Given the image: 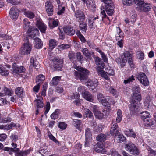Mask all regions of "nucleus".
<instances>
[{
  "mask_svg": "<svg viewBox=\"0 0 156 156\" xmlns=\"http://www.w3.org/2000/svg\"><path fill=\"white\" fill-rule=\"evenodd\" d=\"M81 51L86 57L88 58L90 56V53L87 48H81Z\"/></svg>",
  "mask_w": 156,
  "mask_h": 156,
  "instance_id": "nucleus-29",
  "label": "nucleus"
},
{
  "mask_svg": "<svg viewBox=\"0 0 156 156\" xmlns=\"http://www.w3.org/2000/svg\"><path fill=\"white\" fill-rule=\"evenodd\" d=\"M95 62L97 65L96 69L99 72L101 70L105 68V64L101 60V59L98 57H96L95 58Z\"/></svg>",
  "mask_w": 156,
  "mask_h": 156,
  "instance_id": "nucleus-10",
  "label": "nucleus"
},
{
  "mask_svg": "<svg viewBox=\"0 0 156 156\" xmlns=\"http://www.w3.org/2000/svg\"><path fill=\"white\" fill-rule=\"evenodd\" d=\"M87 6L91 10L94 11L96 5L93 0H87L86 2Z\"/></svg>",
  "mask_w": 156,
  "mask_h": 156,
  "instance_id": "nucleus-20",
  "label": "nucleus"
},
{
  "mask_svg": "<svg viewBox=\"0 0 156 156\" xmlns=\"http://www.w3.org/2000/svg\"><path fill=\"white\" fill-rule=\"evenodd\" d=\"M3 150L9 152V154H12V152H18L19 151V148H16L14 149L12 148H10L9 147H5L4 148Z\"/></svg>",
  "mask_w": 156,
  "mask_h": 156,
  "instance_id": "nucleus-36",
  "label": "nucleus"
},
{
  "mask_svg": "<svg viewBox=\"0 0 156 156\" xmlns=\"http://www.w3.org/2000/svg\"><path fill=\"white\" fill-rule=\"evenodd\" d=\"M132 91L133 95L140 93V89L139 85L134 86L132 88Z\"/></svg>",
  "mask_w": 156,
  "mask_h": 156,
  "instance_id": "nucleus-37",
  "label": "nucleus"
},
{
  "mask_svg": "<svg viewBox=\"0 0 156 156\" xmlns=\"http://www.w3.org/2000/svg\"><path fill=\"white\" fill-rule=\"evenodd\" d=\"M74 67L76 70L73 72L75 79L81 81H87L90 90L94 92H95L96 90V87L98 85L97 80L96 79L93 81L88 79V76L89 75L90 72L86 68L77 66Z\"/></svg>",
  "mask_w": 156,
  "mask_h": 156,
  "instance_id": "nucleus-1",
  "label": "nucleus"
},
{
  "mask_svg": "<svg viewBox=\"0 0 156 156\" xmlns=\"http://www.w3.org/2000/svg\"><path fill=\"white\" fill-rule=\"evenodd\" d=\"M12 68L14 72L17 74L23 73L25 70V68L23 66L19 67L16 63L13 65Z\"/></svg>",
  "mask_w": 156,
  "mask_h": 156,
  "instance_id": "nucleus-17",
  "label": "nucleus"
},
{
  "mask_svg": "<svg viewBox=\"0 0 156 156\" xmlns=\"http://www.w3.org/2000/svg\"><path fill=\"white\" fill-rule=\"evenodd\" d=\"M151 8V6L150 4L145 2L140 7H136L137 10L141 12H149Z\"/></svg>",
  "mask_w": 156,
  "mask_h": 156,
  "instance_id": "nucleus-9",
  "label": "nucleus"
},
{
  "mask_svg": "<svg viewBox=\"0 0 156 156\" xmlns=\"http://www.w3.org/2000/svg\"><path fill=\"white\" fill-rule=\"evenodd\" d=\"M54 61V65L53 67H54L55 70H61L62 69L61 65L58 63L60 59L58 58H55Z\"/></svg>",
  "mask_w": 156,
  "mask_h": 156,
  "instance_id": "nucleus-24",
  "label": "nucleus"
},
{
  "mask_svg": "<svg viewBox=\"0 0 156 156\" xmlns=\"http://www.w3.org/2000/svg\"><path fill=\"white\" fill-rule=\"evenodd\" d=\"M8 70L3 67L2 66H0V74L2 76H7L9 74Z\"/></svg>",
  "mask_w": 156,
  "mask_h": 156,
  "instance_id": "nucleus-33",
  "label": "nucleus"
},
{
  "mask_svg": "<svg viewBox=\"0 0 156 156\" xmlns=\"http://www.w3.org/2000/svg\"><path fill=\"white\" fill-rule=\"evenodd\" d=\"M75 55L74 53L72 51L69 52V53L68 57L73 62L74 60L75 59Z\"/></svg>",
  "mask_w": 156,
  "mask_h": 156,
  "instance_id": "nucleus-54",
  "label": "nucleus"
},
{
  "mask_svg": "<svg viewBox=\"0 0 156 156\" xmlns=\"http://www.w3.org/2000/svg\"><path fill=\"white\" fill-rule=\"evenodd\" d=\"M110 132L112 135H115V136L118 135L120 134L118 129H111Z\"/></svg>",
  "mask_w": 156,
  "mask_h": 156,
  "instance_id": "nucleus-45",
  "label": "nucleus"
},
{
  "mask_svg": "<svg viewBox=\"0 0 156 156\" xmlns=\"http://www.w3.org/2000/svg\"><path fill=\"white\" fill-rule=\"evenodd\" d=\"M19 10L15 6L11 8L10 9L9 14L10 17L12 19H16L19 16Z\"/></svg>",
  "mask_w": 156,
  "mask_h": 156,
  "instance_id": "nucleus-11",
  "label": "nucleus"
},
{
  "mask_svg": "<svg viewBox=\"0 0 156 156\" xmlns=\"http://www.w3.org/2000/svg\"><path fill=\"white\" fill-rule=\"evenodd\" d=\"M118 136V138L119 140V142H122L126 140V139L123 135L120 133Z\"/></svg>",
  "mask_w": 156,
  "mask_h": 156,
  "instance_id": "nucleus-63",
  "label": "nucleus"
},
{
  "mask_svg": "<svg viewBox=\"0 0 156 156\" xmlns=\"http://www.w3.org/2000/svg\"><path fill=\"white\" fill-rule=\"evenodd\" d=\"M86 138L90 139L91 136V133L90 129L88 128H87L85 130Z\"/></svg>",
  "mask_w": 156,
  "mask_h": 156,
  "instance_id": "nucleus-41",
  "label": "nucleus"
},
{
  "mask_svg": "<svg viewBox=\"0 0 156 156\" xmlns=\"http://www.w3.org/2000/svg\"><path fill=\"white\" fill-rule=\"evenodd\" d=\"M84 115L86 116V117H88L90 118H92L93 117L92 113L89 109H84Z\"/></svg>",
  "mask_w": 156,
  "mask_h": 156,
  "instance_id": "nucleus-34",
  "label": "nucleus"
},
{
  "mask_svg": "<svg viewBox=\"0 0 156 156\" xmlns=\"http://www.w3.org/2000/svg\"><path fill=\"white\" fill-rule=\"evenodd\" d=\"M34 47L37 48H41L42 46V41L39 38L36 37L34 39Z\"/></svg>",
  "mask_w": 156,
  "mask_h": 156,
  "instance_id": "nucleus-23",
  "label": "nucleus"
},
{
  "mask_svg": "<svg viewBox=\"0 0 156 156\" xmlns=\"http://www.w3.org/2000/svg\"><path fill=\"white\" fill-rule=\"evenodd\" d=\"M15 94L20 98H22L23 94V89L21 87H16L15 90Z\"/></svg>",
  "mask_w": 156,
  "mask_h": 156,
  "instance_id": "nucleus-21",
  "label": "nucleus"
},
{
  "mask_svg": "<svg viewBox=\"0 0 156 156\" xmlns=\"http://www.w3.org/2000/svg\"><path fill=\"white\" fill-rule=\"evenodd\" d=\"M76 59L79 61H81L83 58V56L80 52H77L76 54Z\"/></svg>",
  "mask_w": 156,
  "mask_h": 156,
  "instance_id": "nucleus-52",
  "label": "nucleus"
},
{
  "mask_svg": "<svg viewBox=\"0 0 156 156\" xmlns=\"http://www.w3.org/2000/svg\"><path fill=\"white\" fill-rule=\"evenodd\" d=\"M36 25L37 27L41 32L44 33L46 30V27L43 23L41 20H37Z\"/></svg>",
  "mask_w": 156,
  "mask_h": 156,
  "instance_id": "nucleus-19",
  "label": "nucleus"
},
{
  "mask_svg": "<svg viewBox=\"0 0 156 156\" xmlns=\"http://www.w3.org/2000/svg\"><path fill=\"white\" fill-rule=\"evenodd\" d=\"M4 91L6 95L11 96L13 94V91L12 89H9L7 88H5Z\"/></svg>",
  "mask_w": 156,
  "mask_h": 156,
  "instance_id": "nucleus-55",
  "label": "nucleus"
},
{
  "mask_svg": "<svg viewBox=\"0 0 156 156\" xmlns=\"http://www.w3.org/2000/svg\"><path fill=\"white\" fill-rule=\"evenodd\" d=\"M30 152L29 150H27L24 152H18L16 154V156H24Z\"/></svg>",
  "mask_w": 156,
  "mask_h": 156,
  "instance_id": "nucleus-51",
  "label": "nucleus"
},
{
  "mask_svg": "<svg viewBox=\"0 0 156 156\" xmlns=\"http://www.w3.org/2000/svg\"><path fill=\"white\" fill-rule=\"evenodd\" d=\"M64 32L68 35L72 36L75 34V30L72 28L69 27H65L63 29Z\"/></svg>",
  "mask_w": 156,
  "mask_h": 156,
  "instance_id": "nucleus-22",
  "label": "nucleus"
},
{
  "mask_svg": "<svg viewBox=\"0 0 156 156\" xmlns=\"http://www.w3.org/2000/svg\"><path fill=\"white\" fill-rule=\"evenodd\" d=\"M45 77L42 74L39 75L36 77V82L37 84H40L42 83L44 80Z\"/></svg>",
  "mask_w": 156,
  "mask_h": 156,
  "instance_id": "nucleus-28",
  "label": "nucleus"
},
{
  "mask_svg": "<svg viewBox=\"0 0 156 156\" xmlns=\"http://www.w3.org/2000/svg\"><path fill=\"white\" fill-rule=\"evenodd\" d=\"M35 101L37 102L36 105L38 108H41L43 107V103L39 99H36Z\"/></svg>",
  "mask_w": 156,
  "mask_h": 156,
  "instance_id": "nucleus-61",
  "label": "nucleus"
},
{
  "mask_svg": "<svg viewBox=\"0 0 156 156\" xmlns=\"http://www.w3.org/2000/svg\"><path fill=\"white\" fill-rule=\"evenodd\" d=\"M22 12L23 14L27 17L30 19H33L34 17L35 14L32 12L30 11H26L24 10L22 11Z\"/></svg>",
  "mask_w": 156,
  "mask_h": 156,
  "instance_id": "nucleus-25",
  "label": "nucleus"
},
{
  "mask_svg": "<svg viewBox=\"0 0 156 156\" xmlns=\"http://www.w3.org/2000/svg\"><path fill=\"white\" fill-rule=\"evenodd\" d=\"M94 115L95 117L99 119H103V115L100 111L97 112Z\"/></svg>",
  "mask_w": 156,
  "mask_h": 156,
  "instance_id": "nucleus-47",
  "label": "nucleus"
},
{
  "mask_svg": "<svg viewBox=\"0 0 156 156\" xmlns=\"http://www.w3.org/2000/svg\"><path fill=\"white\" fill-rule=\"evenodd\" d=\"M59 113V110L58 109L56 110L55 112L51 115V118L52 119H57L58 118Z\"/></svg>",
  "mask_w": 156,
  "mask_h": 156,
  "instance_id": "nucleus-43",
  "label": "nucleus"
},
{
  "mask_svg": "<svg viewBox=\"0 0 156 156\" xmlns=\"http://www.w3.org/2000/svg\"><path fill=\"white\" fill-rule=\"evenodd\" d=\"M151 97L149 96H148L146 97L144 103L145 104H147L148 106H149L150 104V103L151 102Z\"/></svg>",
  "mask_w": 156,
  "mask_h": 156,
  "instance_id": "nucleus-62",
  "label": "nucleus"
},
{
  "mask_svg": "<svg viewBox=\"0 0 156 156\" xmlns=\"http://www.w3.org/2000/svg\"><path fill=\"white\" fill-rule=\"evenodd\" d=\"M99 102L101 103L104 106L108 107L109 106V103L105 97L101 99Z\"/></svg>",
  "mask_w": 156,
  "mask_h": 156,
  "instance_id": "nucleus-44",
  "label": "nucleus"
},
{
  "mask_svg": "<svg viewBox=\"0 0 156 156\" xmlns=\"http://www.w3.org/2000/svg\"><path fill=\"white\" fill-rule=\"evenodd\" d=\"M97 140L100 142H104L106 140V136L104 134L101 133L97 137Z\"/></svg>",
  "mask_w": 156,
  "mask_h": 156,
  "instance_id": "nucleus-32",
  "label": "nucleus"
},
{
  "mask_svg": "<svg viewBox=\"0 0 156 156\" xmlns=\"http://www.w3.org/2000/svg\"><path fill=\"white\" fill-rule=\"evenodd\" d=\"M140 116L141 119L143 120L144 124L145 126H148L153 124V122L151 119V116L147 111H145L141 112Z\"/></svg>",
  "mask_w": 156,
  "mask_h": 156,
  "instance_id": "nucleus-4",
  "label": "nucleus"
},
{
  "mask_svg": "<svg viewBox=\"0 0 156 156\" xmlns=\"http://www.w3.org/2000/svg\"><path fill=\"white\" fill-rule=\"evenodd\" d=\"M70 47V45L68 44H63L58 45V49L61 51L64 49H67Z\"/></svg>",
  "mask_w": 156,
  "mask_h": 156,
  "instance_id": "nucleus-40",
  "label": "nucleus"
},
{
  "mask_svg": "<svg viewBox=\"0 0 156 156\" xmlns=\"http://www.w3.org/2000/svg\"><path fill=\"white\" fill-rule=\"evenodd\" d=\"M81 123V120L76 119H74L73 120V124L77 129L79 127Z\"/></svg>",
  "mask_w": 156,
  "mask_h": 156,
  "instance_id": "nucleus-38",
  "label": "nucleus"
},
{
  "mask_svg": "<svg viewBox=\"0 0 156 156\" xmlns=\"http://www.w3.org/2000/svg\"><path fill=\"white\" fill-rule=\"evenodd\" d=\"M89 25L90 28H94L96 27V24H95L94 22L92 20H90L89 21Z\"/></svg>",
  "mask_w": 156,
  "mask_h": 156,
  "instance_id": "nucleus-56",
  "label": "nucleus"
},
{
  "mask_svg": "<svg viewBox=\"0 0 156 156\" xmlns=\"http://www.w3.org/2000/svg\"><path fill=\"white\" fill-rule=\"evenodd\" d=\"M137 78L140 83L144 86H146L149 85V82L144 73L142 72L139 73L137 75Z\"/></svg>",
  "mask_w": 156,
  "mask_h": 156,
  "instance_id": "nucleus-6",
  "label": "nucleus"
},
{
  "mask_svg": "<svg viewBox=\"0 0 156 156\" xmlns=\"http://www.w3.org/2000/svg\"><path fill=\"white\" fill-rule=\"evenodd\" d=\"M48 87L47 84L44 83L43 85V90L41 93V95L45 96L46 94V91Z\"/></svg>",
  "mask_w": 156,
  "mask_h": 156,
  "instance_id": "nucleus-50",
  "label": "nucleus"
},
{
  "mask_svg": "<svg viewBox=\"0 0 156 156\" xmlns=\"http://www.w3.org/2000/svg\"><path fill=\"white\" fill-rule=\"evenodd\" d=\"M46 11L48 16L52 15L53 11V7L51 3L48 1L45 3Z\"/></svg>",
  "mask_w": 156,
  "mask_h": 156,
  "instance_id": "nucleus-15",
  "label": "nucleus"
},
{
  "mask_svg": "<svg viewBox=\"0 0 156 156\" xmlns=\"http://www.w3.org/2000/svg\"><path fill=\"white\" fill-rule=\"evenodd\" d=\"M48 136L50 140L55 142L56 144H58V145H60L59 142L49 132L48 133Z\"/></svg>",
  "mask_w": 156,
  "mask_h": 156,
  "instance_id": "nucleus-35",
  "label": "nucleus"
},
{
  "mask_svg": "<svg viewBox=\"0 0 156 156\" xmlns=\"http://www.w3.org/2000/svg\"><path fill=\"white\" fill-rule=\"evenodd\" d=\"M28 36L31 38L37 36L39 34V31L36 28L32 27H29L28 29Z\"/></svg>",
  "mask_w": 156,
  "mask_h": 156,
  "instance_id": "nucleus-12",
  "label": "nucleus"
},
{
  "mask_svg": "<svg viewBox=\"0 0 156 156\" xmlns=\"http://www.w3.org/2000/svg\"><path fill=\"white\" fill-rule=\"evenodd\" d=\"M32 48L31 44L29 43L28 39L26 37L25 42L20 49L19 53L23 55H28L30 53Z\"/></svg>",
  "mask_w": 156,
  "mask_h": 156,
  "instance_id": "nucleus-3",
  "label": "nucleus"
},
{
  "mask_svg": "<svg viewBox=\"0 0 156 156\" xmlns=\"http://www.w3.org/2000/svg\"><path fill=\"white\" fill-rule=\"evenodd\" d=\"M30 23V22H29L28 20L27 19L25 18L23 20V26H24L25 27H24V28H25L26 29L28 30V29H29V25Z\"/></svg>",
  "mask_w": 156,
  "mask_h": 156,
  "instance_id": "nucleus-42",
  "label": "nucleus"
},
{
  "mask_svg": "<svg viewBox=\"0 0 156 156\" xmlns=\"http://www.w3.org/2000/svg\"><path fill=\"white\" fill-rule=\"evenodd\" d=\"M75 16L76 19V20L79 22H83L85 18L84 13L81 11H78L75 12Z\"/></svg>",
  "mask_w": 156,
  "mask_h": 156,
  "instance_id": "nucleus-13",
  "label": "nucleus"
},
{
  "mask_svg": "<svg viewBox=\"0 0 156 156\" xmlns=\"http://www.w3.org/2000/svg\"><path fill=\"white\" fill-rule=\"evenodd\" d=\"M58 127L60 129L64 130L66 129L67 127V124H66L64 122H61L59 123Z\"/></svg>",
  "mask_w": 156,
  "mask_h": 156,
  "instance_id": "nucleus-57",
  "label": "nucleus"
},
{
  "mask_svg": "<svg viewBox=\"0 0 156 156\" xmlns=\"http://www.w3.org/2000/svg\"><path fill=\"white\" fill-rule=\"evenodd\" d=\"M65 8L64 7H63L61 8V7L59 6L58 5V11L57 12V14L59 15H61L64 12Z\"/></svg>",
  "mask_w": 156,
  "mask_h": 156,
  "instance_id": "nucleus-60",
  "label": "nucleus"
},
{
  "mask_svg": "<svg viewBox=\"0 0 156 156\" xmlns=\"http://www.w3.org/2000/svg\"><path fill=\"white\" fill-rule=\"evenodd\" d=\"M134 2L137 5V7H140L144 3V0H134Z\"/></svg>",
  "mask_w": 156,
  "mask_h": 156,
  "instance_id": "nucleus-49",
  "label": "nucleus"
},
{
  "mask_svg": "<svg viewBox=\"0 0 156 156\" xmlns=\"http://www.w3.org/2000/svg\"><path fill=\"white\" fill-rule=\"evenodd\" d=\"M126 151L131 154L138 155L139 152L137 148L135 145L132 142L126 144L125 146Z\"/></svg>",
  "mask_w": 156,
  "mask_h": 156,
  "instance_id": "nucleus-5",
  "label": "nucleus"
},
{
  "mask_svg": "<svg viewBox=\"0 0 156 156\" xmlns=\"http://www.w3.org/2000/svg\"><path fill=\"white\" fill-rule=\"evenodd\" d=\"M108 90L113 96L116 97L118 94V92L116 90L113 88L112 87H110L108 89Z\"/></svg>",
  "mask_w": 156,
  "mask_h": 156,
  "instance_id": "nucleus-39",
  "label": "nucleus"
},
{
  "mask_svg": "<svg viewBox=\"0 0 156 156\" xmlns=\"http://www.w3.org/2000/svg\"><path fill=\"white\" fill-rule=\"evenodd\" d=\"M82 96L85 100L91 102L93 101V96L88 91L84 92V93L82 94Z\"/></svg>",
  "mask_w": 156,
  "mask_h": 156,
  "instance_id": "nucleus-18",
  "label": "nucleus"
},
{
  "mask_svg": "<svg viewBox=\"0 0 156 156\" xmlns=\"http://www.w3.org/2000/svg\"><path fill=\"white\" fill-rule=\"evenodd\" d=\"M125 134L126 135L130 137L135 138L136 136V134L132 129H129V131H126Z\"/></svg>",
  "mask_w": 156,
  "mask_h": 156,
  "instance_id": "nucleus-26",
  "label": "nucleus"
},
{
  "mask_svg": "<svg viewBox=\"0 0 156 156\" xmlns=\"http://www.w3.org/2000/svg\"><path fill=\"white\" fill-rule=\"evenodd\" d=\"M61 77L59 76H56L53 77L52 80L51 82V84L53 86L57 85Z\"/></svg>",
  "mask_w": 156,
  "mask_h": 156,
  "instance_id": "nucleus-30",
  "label": "nucleus"
},
{
  "mask_svg": "<svg viewBox=\"0 0 156 156\" xmlns=\"http://www.w3.org/2000/svg\"><path fill=\"white\" fill-rule=\"evenodd\" d=\"M99 73L102 77L107 80H110V78L108 76H113L114 75V71L110 68H107L106 69V72L102 69Z\"/></svg>",
  "mask_w": 156,
  "mask_h": 156,
  "instance_id": "nucleus-8",
  "label": "nucleus"
},
{
  "mask_svg": "<svg viewBox=\"0 0 156 156\" xmlns=\"http://www.w3.org/2000/svg\"><path fill=\"white\" fill-rule=\"evenodd\" d=\"M80 24L79 27L83 33H85L87 30V24L85 22H80Z\"/></svg>",
  "mask_w": 156,
  "mask_h": 156,
  "instance_id": "nucleus-27",
  "label": "nucleus"
},
{
  "mask_svg": "<svg viewBox=\"0 0 156 156\" xmlns=\"http://www.w3.org/2000/svg\"><path fill=\"white\" fill-rule=\"evenodd\" d=\"M133 99H134L135 98V99L137 100L138 101H140L141 100L140 93H138V94H136L135 95L133 94Z\"/></svg>",
  "mask_w": 156,
  "mask_h": 156,
  "instance_id": "nucleus-58",
  "label": "nucleus"
},
{
  "mask_svg": "<svg viewBox=\"0 0 156 156\" xmlns=\"http://www.w3.org/2000/svg\"><path fill=\"white\" fill-rule=\"evenodd\" d=\"M12 120V119L9 117L3 118L0 119V122L6 123L10 122Z\"/></svg>",
  "mask_w": 156,
  "mask_h": 156,
  "instance_id": "nucleus-48",
  "label": "nucleus"
},
{
  "mask_svg": "<svg viewBox=\"0 0 156 156\" xmlns=\"http://www.w3.org/2000/svg\"><path fill=\"white\" fill-rule=\"evenodd\" d=\"M117 30L119 31L118 32V34L115 35V37L116 40H119V37L121 38V37H123V36L122 35V34H120L122 32V30L119 27H117Z\"/></svg>",
  "mask_w": 156,
  "mask_h": 156,
  "instance_id": "nucleus-46",
  "label": "nucleus"
},
{
  "mask_svg": "<svg viewBox=\"0 0 156 156\" xmlns=\"http://www.w3.org/2000/svg\"><path fill=\"white\" fill-rule=\"evenodd\" d=\"M49 47L50 49H52L57 45V41L54 39H51L49 41Z\"/></svg>",
  "mask_w": 156,
  "mask_h": 156,
  "instance_id": "nucleus-31",
  "label": "nucleus"
},
{
  "mask_svg": "<svg viewBox=\"0 0 156 156\" xmlns=\"http://www.w3.org/2000/svg\"><path fill=\"white\" fill-rule=\"evenodd\" d=\"M133 55L128 51L124 52L123 55H122L120 58H117L115 60L117 63L119 64L121 68H123L125 66L127 60L132 58Z\"/></svg>",
  "mask_w": 156,
  "mask_h": 156,
  "instance_id": "nucleus-2",
  "label": "nucleus"
},
{
  "mask_svg": "<svg viewBox=\"0 0 156 156\" xmlns=\"http://www.w3.org/2000/svg\"><path fill=\"white\" fill-rule=\"evenodd\" d=\"M137 55L139 59L140 60H142L144 58V54L141 51H140L138 52Z\"/></svg>",
  "mask_w": 156,
  "mask_h": 156,
  "instance_id": "nucleus-64",
  "label": "nucleus"
},
{
  "mask_svg": "<svg viewBox=\"0 0 156 156\" xmlns=\"http://www.w3.org/2000/svg\"><path fill=\"white\" fill-rule=\"evenodd\" d=\"M105 4V10L107 13L109 15L111 16L114 13V7L111 5L112 2L110 3H106L104 2Z\"/></svg>",
  "mask_w": 156,
  "mask_h": 156,
  "instance_id": "nucleus-16",
  "label": "nucleus"
},
{
  "mask_svg": "<svg viewBox=\"0 0 156 156\" xmlns=\"http://www.w3.org/2000/svg\"><path fill=\"white\" fill-rule=\"evenodd\" d=\"M85 87L84 86H80L78 88V91L79 92H80L81 93L82 95L84 92H86L85 91Z\"/></svg>",
  "mask_w": 156,
  "mask_h": 156,
  "instance_id": "nucleus-59",
  "label": "nucleus"
},
{
  "mask_svg": "<svg viewBox=\"0 0 156 156\" xmlns=\"http://www.w3.org/2000/svg\"><path fill=\"white\" fill-rule=\"evenodd\" d=\"M106 146V144H105ZM106 146H104L103 144L98 143L94 148V150L98 153H101L104 154L106 152L105 149Z\"/></svg>",
  "mask_w": 156,
  "mask_h": 156,
  "instance_id": "nucleus-14",
  "label": "nucleus"
},
{
  "mask_svg": "<svg viewBox=\"0 0 156 156\" xmlns=\"http://www.w3.org/2000/svg\"><path fill=\"white\" fill-rule=\"evenodd\" d=\"M92 20L94 21V22L95 24H96L97 26L98 25H99L101 23V20L99 19L98 16L95 17L94 19H92Z\"/></svg>",
  "mask_w": 156,
  "mask_h": 156,
  "instance_id": "nucleus-53",
  "label": "nucleus"
},
{
  "mask_svg": "<svg viewBox=\"0 0 156 156\" xmlns=\"http://www.w3.org/2000/svg\"><path fill=\"white\" fill-rule=\"evenodd\" d=\"M129 109L130 112L132 114H136L140 110L138 101L132 99L131 104L129 105Z\"/></svg>",
  "mask_w": 156,
  "mask_h": 156,
  "instance_id": "nucleus-7",
  "label": "nucleus"
}]
</instances>
